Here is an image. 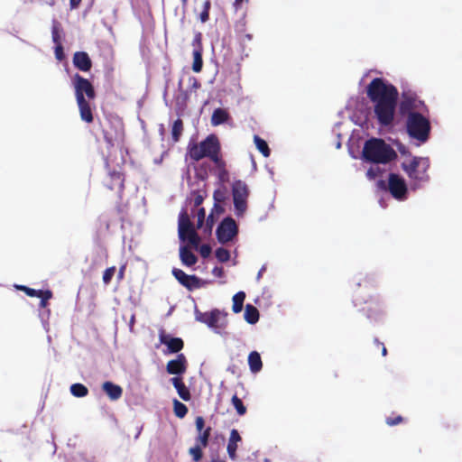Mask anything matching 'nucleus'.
Wrapping results in <instances>:
<instances>
[{"mask_svg":"<svg viewBox=\"0 0 462 462\" xmlns=\"http://www.w3.org/2000/svg\"><path fill=\"white\" fill-rule=\"evenodd\" d=\"M426 109L422 100L419 98L416 93L407 90L402 93V98L399 104V113L403 116H409L412 113H421Z\"/></svg>","mask_w":462,"mask_h":462,"instance_id":"6","label":"nucleus"},{"mask_svg":"<svg viewBox=\"0 0 462 462\" xmlns=\"http://www.w3.org/2000/svg\"><path fill=\"white\" fill-rule=\"evenodd\" d=\"M242 441V438L236 429H233L230 431V436L226 447L228 457L231 460H236L237 457L236 450L238 443Z\"/></svg>","mask_w":462,"mask_h":462,"instance_id":"16","label":"nucleus"},{"mask_svg":"<svg viewBox=\"0 0 462 462\" xmlns=\"http://www.w3.org/2000/svg\"><path fill=\"white\" fill-rule=\"evenodd\" d=\"M73 65L79 70L88 72L91 69L92 61L85 51H77L73 55Z\"/></svg>","mask_w":462,"mask_h":462,"instance_id":"15","label":"nucleus"},{"mask_svg":"<svg viewBox=\"0 0 462 462\" xmlns=\"http://www.w3.org/2000/svg\"><path fill=\"white\" fill-rule=\"evenodd\" d=\"M430 122L421 113H412L407 116L406 131L409 136L420 143H426L430 134Z\"/></svg>","mask_w":462,"mask_h":462,"instance_id":"5","label":"nucleus"},{"mask_svg":"<svg viewBox=\"0 0 462 462\" xmlns=\"http://www.w3.org/2000/svg\"><path fill=\"white\" fill-rule=\"evenodd\" d=\"M370 301L374 303L376 308H378V310H380V303L376 299H373L372 296H370Z\"/></svg>","mask_w":462,"mask_h":462,"instance_id":"57","label":"nucleus"},{"mask_svg":"<svg viewBox=\"0 0 462 462\" xmlns=\"http://www.w3.org/2000/svg\"><path fill=\"white\" fill-rule=\"evenodd\" d=\"M125 270V265H123V266L120 267L118 274H117L118 280H122L124 278Z\"/></svg>","mask_w":462,"mask_h":462,"instance_id":"54","label":"nucleus"},{"mask_svg":"<svg viewBox=\"0 0 462 462\" xmlns=\"http://www.w3.org/2000/svg\"><path fill=\"white\" fill-rule=\"evenodd\" d=\"M121 176H122V175H119V174H116V175H111V177H112L113 179L116 180L119 182L120 186H123V181H124V180L121 178Z\"/></svg>","mask_w":462,"mask_h":462,"instance_id":"56","label":"nucleus"},{"mask_svg":"<svg viewBox=\"0 0 462 462\" xmlns=\"http://www.w3.org/2000/svg\"><path fill=\"white\" fill-rule=\"evenodd\" d=\"M404 421V418L401 415H395L394 417H387L385 422L388 426H396Z\"/></svg>","mask_w":462,"mask_h":462,"instance_id":"40","label":"nucleus"},{"mask_svg":"<svg viewBox=\"0 0 462 462\" xmlns=\"http://www.w3.org/2000/svg\"><path fill=\"white\" fill-rule=\"evenodd\" d=\"M245 299V293L244 291H238L233 296L232 310L235 313H239L242 311Z\"/></svg>","mask_w":462,"mask_h":462,"instance_id":"28","label":"nucleus"},{"mask_svg":"<svg viewBox=\"0 0 462 462\" xmlns=\"http://www.w3.org/2000/svg\"><path fill=\"white\" fill-rule=\"evenodd\" d=\"M362 156L365 162L386 164L395 160L397 153L383 139L372 138L365 143Z\"/></svg>","mask_w":462,"mask_h":462,"instance_id":"4","label":"nucleus"},{"mask_svg":"<svg viewBox=\"0 0 462 462\" xmlns=\"http://www.w3.org/2000/svg\"><path fill=\"white\" fill-rule=\"evenodd\" d=\"M221 196H222V195L220 194V192H219V191H216V192L214 193V199H215L216 200H217V201H221V199H221Z\"/></svg>","mask_w":462,"mask_h":462,"instance_id":"58","label":"nucleus"},{"mask_svg":"<svg viewBox=\"0 0 462 462\" xmlns=\"http://www.w3.org/2000/svg\"><path fill=\"white\" fill-rule=\"evenodd\" d=\"M193 196V202L195 207H199L202 204L204 200V197L200 194V192L196 191L192 193Z\"/></svg>","mask_w":462,"mask_h":462,"instance_id":"48","label":"nucleus"},{"mask_svg":"<svg viewBox=\"0 0 462 462\" xmlns=\"http://www.w3.org/2000/svg\"><path fill=\"white\" fill-rule=\"evenodd\" d=\"M195 425H196V429L199 431V433L203 432V430H205L204 429L205 420H204L203 417L198 416L195 420Z\"/></svg>","mask_w":462,"mask_h":462,"instance_id":"47","label":"nucleus"},{"mask_svg":"<svg viewBox=\"0 0 462 462\" xmlns=\"http://www.w3.org/2000/svg\"><path fill=\"white\" fill-rule=\"evenodd\" d=\"M180 257L182 263L186 266H192L198 261L197 256L188 246L185 245L180 248Z\"/></svg>","mask_w":462,"mask_h":462,"instance_id":"20","label":"nucleus"},{"mask_svg":"<svg viewBox=\"0 0 462 462\" xmlns=\"http://www.w3.org/2000/svg\"><path fill=\"white\" fill-rule=\"evenodd\" d=\"M188 0H181L182 4H186Z\"/></svg>","mask_w":462,"mask_h":462,"instance_id":"63","label":"nucleus"},{"mask_svg":"<svg viewBox=\"0 0 462 462\" xmlns=\"http://www.w3.org/2000/svg\"><path fill=\"white\" fill-rule=\"evenodd\" d=\"M243 2H244V0H235V2L233 3V7L235 9V12H237L240 9Z\"/></svg>","mask_w":462,"mask_h":462,"instance_id":"53","label":"nucleus"},{"mask_svg":"<svg viewBox=\"0 0 462 462\" xmlns=\"http://www.w3.org/2000/svg\"><path fill=\"white\" fill-rule=\"evenodd\" d=\"M238 234L236 222L231 217H225L218 225L216 235L220 244H226L232 241Z\"/></svg>","mask_w":462,"mask_h":462,"instance_id":"10","label":"nucleus"},{"mask_svg":"<svg viewBox=\"0 0 462 462\" xmlns=\"http://www.w3.org/2000/svg\"><path fill=\"white\" fill-rule=\"evenodd\" d=\"M202 50L194 49L193 51V63L192 70L196 73H199L203 68Z\"/></svg>","mask_w":462,"mask_h":462,"instance_id":"26","label":"nucleus"},{"mask_svg":"<svg viewBox=\"0 0 462 462\" xmlns=\"http://www.w3.org/2000/svg\"><path fill=\"white\" fill-rule=\"evenodd\" d=\"M232 194L236 214L238 217L243 216L247 209V185L241 180L235 181L232 185Z\"/></svg>","mask_w":462,"mask_h":462,"instance_id":"9","label":"nucleus"},{"mask_svg":"<svg viewBox=\"0 0 462 462\" xmlns=\"http://www.w3.org/2000/svg\"><path fill=\"white\" fill-rule=\"evenodd\" d=\"M215 255L217 259L221 263H226L230 259V253L224 247H219L216 250Z\"/></svg>","mask_w":462,"mask_h":462,"instance_id":"33","label":"nucleus"},{"mask_svg":"<svg viewBox=\"0 0 462 462\" xmlns=\"http://www.w3.org/2000/svg\"><path fill=\"white\" fill-rule=\"evenodd\" d=\"M366 95L374 104V114L379 125H393L399 92L395 86L382 78H375L366 87Z\"/></svg>","mask_w":462,"mask_h":462,"instance_id":"1","label":"nucleus"},{"mask_svg":"<svg viewBox=\"0 0 462 462\" xmlns=\"http://www.w3.org/2000/svg\"><path fill=\"white\" fill-rule=\"evenodd\" d=\"M402 168L408 173H424L430 168V160L429 158L415 157L409 164L403 162Z\"/></svg>","mask_w":462,"mask_h":462,"instance_id":"14","label":"nucleus"},{"mask_svg":"<svg viewBox=\"0 0 462 462\" xmlns=\"http://www.w3.org/2000/svg\"><path fill=\"white\" fill-rule=\"evenodd\" d=\"M179 237L181 241L186 240V231L194 228L190 222L189 214L186 209H182L179 216Z\"/></svg>","mask_w":462,"mask_h":462,"instance_id":"17","label":"nucleus"},{"mask_svg":"<svg viewBox=\"0 0 462 462\" xmlns=\"http://www.w3.org/2000/svg\"><path fill=\"white\" fill-rule=\"evenodd\" d=\"M173 411L174 414L180 419L184 418L188 413L187 406L177 399L173 400Z\"/></svg>","mask_w":462,"mask_h":462,"instance_id":"31","label":"nucleus"},{"mask_svg":"<svg viewBox=\"0 0 462 462\" xmlns=\"http://www.w3.org/2000/svg\"><path fill=\"white\" fill-rule=\"evenodd\" d=\"M380 204H381V206H382L383 208H385V207H386V205L383 202V200H380Z\"/></svg>","mask_w":462,"mask_h":462,"instance_id":"60","label":"nucleus"},{"mask_svg":"<svg viewBox=\"0 0 462 462\" xmlns=\"http://www.w3.org/2000/svg\"><path fill=\"white\" fill-rule=\"evenodd\" d=\"M228 371H231L233 374H235V368L228 367Z\"/></svg>","mask_w":462,"mask_h":462,"instance_id":"61","label":"nucleus"},{"mask_svg":"<svg viewBox=\"0 0 462 462\" xmlns=\"http://www.w3.org/2000/svg\"><path fill=\"white\" fill-rule=\"evenodd\" d=\"M69 390L70 393L77 398H83L88 394V387L80 383L71 384Z\"/></svg>","mask_w":462,"mask_h":462,"instance_id":"27","label":"nucleus"},{"mask_svg":"<svg viewBox=\"0 0 462 462\" xmlns=\"http://www.w3.org/2000/svg\"><path fill=\"white\" fill-rule=\"evenodd\" d=\"M254 142L256 146V148L259 150L260 152L263 153L264 157H269L271 153V150L267 144V143L262 139L258 135H254Z\"/></svg>","mask_w":462,"mask_h":462,"instance_id":"29","label":"nucleus"},{"mask_svg":"<svg viewBox=\"0 0 462 462\" xmlns=\"http://www.w3.org/2000/svg\"><path fill=\"white\" fill-rule=\"evenodd\" d=\"M186 240L193 246H198L200 242V238L194 228L189 230V236H186Z\"/></svg>","mask_w":462,"mask_h":462,"instance_id":"36","label":"nucleus"},{"mask_svg":"<svg viewBox=\"0 0 462 462\" xmlns=\"http://www.w3.org/2000/svg\"><path fill=\"white\" fill-rule=\"evenodd\" d=\"M197 217H198V221H197V228H201L203 224H204V221H205V217H206V210L204 208H200L199 210H198V213H197Z\"/></svg>","mask_w":462,"mask_h":462,"instance_id":"41","label":"nucleus"},{"mask_svg":"<svg viewBox=\"0 0 462 462\" xmlns=\"http://www.w3.org/2000/svg\"><path fill=\"white\" fill-rule=\"evenodd\" d=\"M219 176L221 177V178H220V180H223V177H224L225 175L220 174Z\"/></svg>","mask_w":462,"mask_h":462,"instance_id":"64","label":"nucleus"},{"mask_svg":"<svg viewBox=\"0 0 462 462\" xmlns=\"http://www.w3.org/2000/svg\"><path fill=\"white\" fill-rule=\"evenodd\" d=\"M174 388L177 390L179 396L185 402H188L191 399V394L188 387L185 385L182 378L180 377H172L171 379Z\"/></svg>","mask_w":462,"mask_h":462,"instance_id":"19","label":"nucleus"},{"mask_svg":"<svg viewBox=\"0 0 462 462\" xmlns=\"http://www.w3.org/2000/svg\"><path fill=\"white\" fill-rule=\"evenodd\" d=\"M17 289L23 291L29 297L40 296L42 290H35L25 285H19Z\"/></svg>","mask_w":462,"mask_h":462,"instance_id":"38","label":"nucleus"},{"mask_svg":"<svg viewBox=\"0 0 462 462\" xmlns=\"http://www.w3.org/2000/svg\"><path fill=\"white\" fill-rule=\"evenodd\" d=\"M183 122L180 118L176 119L173 122L172 127H171V138L174 143H177L180 141V136L183 133Z\"/></svg>","mask_w":462,"mask_h":462,"instance_id":"25","label":"nucleus"},{"mask_svg":"<svg viewBox=\"0 0 462 462\" xmlns=\"http://www.w3.org/2000/svg\"><path fill=\"white\" fill-rule=\"evenodd\" d=\"M374 342L378 348L381 347L382 356H385L387 355V349H386L385 346L383 345V343L380 342L377 338H374Z\"/></svg>","mask_w":462,"mask_h":462,"instance_id":"51","label":"nucleus"},{"mask_svg":"<svg viewBox=\"0 0 462 462\" xmlns=\"http://www.w3.org/2000/svg\"><path fill=\"white\" fill-rule=\"evenodd\" d=\"M191 79L193 80L192 86L194 88H199L200 87V84L198 82V80L195 78H192Z\"/></svg>","mask_w":462,"mask_h":462,"instance_id":"59","label":"nucleus"},{"mask_svg":"<svg viewBox=\"0 0 462 462\" xmlns=\"http://www.w3.org/2000/svg\"><path fill=\"white\" fill-rule=\"evenodd\" d=\"M159 340L167 346L169 353H179L184 347V341L180 337H173L163 329L159 333Z\"/></svg>","mask_w":462,"mask_h":462,"instance_id":"12","label":"nucleus"},{"mask_svg":"<svg viewBox=\"0 0 462 462\" xmlns=\"http://www.w3.org/2000/svg\"><path fill=\"white\" fill-rule=\"evenodd\" d=\"M199 253H200V255L203 257V258H207L211 254V247L209 245H202L199 248Z\"/></svg>","mask_w":462,"mask_h":462,"instance_id":"46","label":"nucleus"},{"mask_svg":"<svg viewBox=\"0 0 462 462\" xmlns=\"http://www.w3.org/2000/svg\"><path fill=\"white\" fill-rule=\"evenodd\" d=\"M82 0H69L70 9H76L79 6Z\"/></svg>","mask_w":462,"mask_h":462,"instance_id":"52","label":"nucleus"},{"mask_svg":"<svg viewBox=\"0 0 462 462\" xmlns=\"http://www.w3.org/2000/svg\"><path fill=\"white\" fill-rule=\"evenodd\" d=\"M116 273V267L112 266L109 268H106L103 273V282L105 284H109L111 282V280Z\"/></svg>","mask_w":462,"mask_h":462,"instance_id":"39","label":"nucleus"},{"mask_svg":"<svg viewBox=\"0 0 462 462\" xmlns=\"http://www.w3.org/2000/svg\"><path fill=\"white\" fill-rule=\"evenodd\" d=\"M214 223H215V218H214V216H213V213H210L207 218V221H206V229L205 231H208L209 233L212 231V227L214 226Z\"/></svg>","mask_w":462,"mask_h":462,"instance_id":"49","label":"nucleus"},{"mask_svg":"<svg viewBox=\"0 0 462 462\" xmlns=\"http://www.w3.org/2000/svg\"><path fill=\"white\" fill-rule=\"evenodd\" d=\"M362 300L364 303H367L369 300H363L361 295H356V299H355V304L357 305V304H360L362 303Z\"/></svg>","mask_w":462,"mask_h":462,"instance_id":"55","label":"nucleus"},{"mask_svg":"<svg viewBox=\"0 0 462 462\" xmlns=\"http://www.w3.org/2000/svg\"><path fill=\"white\" fill-rule=\"evenodd\" d=\"M192 45L194 46V49H199L203 51L202 47V34L201 32H197L194 36Z\"/></svg>","mask_w":462,"mask_h":462,"instance_id":"44","label":"nucleus"},{"mask_svg":"<svg viewBox=\"0 0 462 462\" xmlns=\"http://www.w3.org/2000/svg\"><path fill=\"white\" fill-rule=\"evenodd\" d=\"M231 403L239 416H243L246 413V407L244 405L242 400L236 394L233 395L231 399Z\"/></svg>","mask_w":462,"mask_h":462,"instance_id":"32","label":"nucleus"},{"mask_svg":"<svg viewBox=\"0 0 462 462\" xmlns=\"http://www.w3.org/2000/svg\"><path fill=\"white\" fill-rule=\"evenodd\" d=\"M210 8H211V2L210 0H206L204 3H203V10L202 12L200 13L199 14V19L201 21V23H206L209 20V11H210Z\"/></svg>","mask_w":462,"mask_h":462,"instance_id":"34","label":"nucleus"},{"mask_svg":"<svg viewBox=\"0 0 462 462\" xmlns=\"http://www.w3.org/2000/svg\"><path fill=\"white\" fill-rule=\"evenodd\" d=\"M187 153L194 162L208 158L213 162L217 173H227L226 162L221 154L219 139L214 134L208 135L200 143L189 142Z\"/></svg>","mask_w":462,"mask_h":462,"instance_id":"2","label":"nucleus"},{"mask_svg":"<svg viewBox=\"0 0 462 462\" xmlns=\"http://www.w3.org/2000/svg\"><path fill=\"white\" fill-rule=\"evenodd\" d=\"M358 286H364L366 289H374L375 287L374 280L371 277H365L362 282H358Z\"/></svg>","mask_w":462,"mask_h":462,"instance_id":"45","label":"nucleus"},{"mask_svg":"<svg viewBox=\"0 0 462 462\" xmlns=\"http://www.w3.org/2000/svg\"><path fill=\"white\" fill-rule=\"evenodd\" d=\"M72 84L80 119L87 124H92L94 122L93 110L95 106L92 107L90 101L96 97L94 86L88 79L79 73L73 76Z\"/></svg>","mask_w":462,"mask_h":462,"instance_id":"3","label":"nucleus"},{"mask_svg":"<svg viewBox=\"0 0 462 462\" xmlns=\"http://www.w3.org/2000/svg\"><path fill=\"white\" fill-rule=\"evenodd\" d=\"M55 45H56L55 50H54L55 57L58 60L61 61L65 58L63 46L61 43L55 44Z\"/></svg>","mask_w":462,"mask_h":462,"instance_id":"43","label":"nucleus"},{"mask_svg":"<svg viewBox=\"0 0 462 462\" xmlns=\"http://www.w3.org/2000/svg\"><path fill=\"white\" fill-rule=\"evenodd\" d=\"M52 296H53V294L51 290H46V291L42 290L40 296H37V298L41 299L40 308H42V309L46 308L48 305V300H51L52 298Z\"/></svg>","mask_w":462,"mask_h":462,"instance_id":"35","label":"nucleus"},{"mask_svg":"<svg viewBox=\"0 0 462 462\" xmlns=\"http://www.w3.org/2000/svg\"><path fill=\"white\" fill-rule=\"evenodd\" d=\"M52 41L55 44L61 43L59 24H54L51 29Z\"/></svg>","mask_w":462,"mask_h":462,"instance_id":"42","label":"nucleus"},{"mask_svg":"<svg viewBox=\"0 0 462 462\" xmlns=\"http://www.w3.org/2000/svg\"><path fill=\"white\" fill-rule=\"evenodd\" d=\"M189 453L191 455L194 461L200 460L203 456L202 448L200 445H195L194 447L190 448Z\"/></svg>","mask_w":462,"mask_h":462,"instance_id":"37","label":"nucleus"},{"mask_svg":"<svg viewBox=\"0 0 462 462\" xmlns=\"http://www.w3.org/2000/svg\"><path fill=\"white\" fill-rule=\"evenodd\" d=\"M212 273L214 276L216 277H218V278H223L225 276V271H224V268L223 267H218V266H216L213 268L212 270Z\"/></svg>","mask_w":462,"mask_h":462,"instance_id":"50","label":"nucleus"},{"mask_svg":"<svg viewBox=\"0 0 462 462\" xmlns=\"http://www.w3.org/2000/svg\"><path fill=\"white\" fill-rule=\"evenodd\" d=\"M367 317H368L369 319H371V318H373V317H374V315H373V314H371V313H369V314L367 315Z\"/></svg>","mask_w":462,"mask_h":462,"instance_id":"62","label":"nucleus"},{"mask_svg":"<svg viewBox=\"0 0 462 462\" xmlns=\"http://www.w3.org/2000/svg\"><path fill=\"white\" fill-rule=\"evenodd\" d=\"M196 319L206 324L216 333H220L227 325L226 313L215 309L209 312H196Z\"/></svg>","mask_w":462,"mask_h":462,"instance_id":"7","label":"nucleus"},{"mask_svg":"<svg viewBox=\"0 0 462 462\" xmlns=\"http://www.w3.org/2000/svg\"><path fill=\"white\" fill-rule=\"evenodd\" d=\"M377 186L381 189L388 190L395 199L404 200L407 199L408 188L405 180L400 175H389L387 184L384 180H378Z\"/></svg>","mask_w":462,"mask_h":462,"instance_id":"8","label":"nucleus"},{"mask_svg":"<svg viewBox=\"0 0 462 462\" xmlns=\"http://www.w3.org/2000/svg\"><path fill=\"white\" fill-rule=\"evenodd\" d=\"M230 118L228 112L223 108H217L213 111L211 116V125L214 126L219 125L227 122Z\"/></svg>","mask_w":462,"mask_h":462,"instance_id":"21","label":"nucleus"},{"mask_svg":"<svg viewBox=\"0 0 462 462\" xmlns=\"http://www.w3.org/2000/svg\"><path fill=\"white\" fill-rule=\"evenodd\" d=\"M236 32L242 43L250 42L253 39L251 33L245 32V21L243 19L236 24Z\"/></svg>","mask_w":462,"mask_h":462,"instance_id":"24","label":"nucleus"},{"mask_svg":"<svg viewBox=\"0 0 462 462\" xmlns=\"http://www.w3.org/2000/svg\"><path fill=\"white\" fill-rule=\"evenodd\" d=\"M172 274L175 279L189 291L200 287V279L196 275H189L180 269L174 268Z\"/></svg>","mask_w":462,"mask_h":462,"instance_id":"11","label":"nucleus"},{"mask_svg":"<svg viewBox=\"0 0 462 462\" xmlns=\"http://www.w3.org/2000/svg\"><path fill=\"white\" fill-rule=\"evenodd\" d=\"M102 390L111 401H117L122 397L123 389L110 381H106L102 384Z\"/></svg>","mask_w":462,"mask_h":462,"instance_id":"18","label":"nucleus"},{"mask_svg":"<svg viewBox=\"0 0 462 462\" xmlns=\"http://www.w3.org/2000/svg\"><path fill=\"white\" fill-rule=\"evenodd\" d=\"M245 319L249 324H255L259 319V311L256 307L247 304L245 309Z\"/></svg>","mask_w":462,"mask_h":462,"instance_id":"23","label":"nucleus"},{"mask_svg":"<svg viewBox=\"0 0 462 462\" xmlns=\"http://www.w3.org/2000/svg\"><path fill=\"white\" fill-rule=\"evenodd\" d=\"M188 361L184 354H178L175 359L170 360L166 365V371L170 374L180 375L186 373Z\"/></svg>","mask_w":462,"mask_h":462,"instance_id":"13","label":"nucleus"},{"mask_svg":"<svg viewBox=\"0 0 462 462\" xmlns=\"http://www.w3.org/2000/svg\"><path fill=\"white\" fill-rule=\"evenodd\" d=\"M211 434V427L206 428L203 432L199 433V436L196 438V445H200L201 448H206L208 444V439Z\"/></svg>","mask_w":462,"mask_h":462,"instance_id":"30","label":"nucleus"},{"mask_svg":"<svg viewBox=\"0 0 462 462\" xmlns=\"http://www.w3.org/2000/svg\"><path fill=\"white\" fill-rule=\"evenodd\" d=\"M248 365L253 373L259 372L263 367V362L260 354L256 351H252L248 356Z\"/></svg>","mask_w":462,"mask_h":462,"instance_id":"22","label":"nucleus"}]
</instances>
